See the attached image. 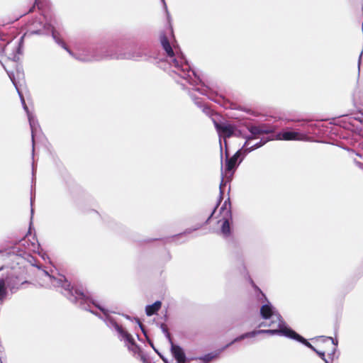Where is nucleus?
<instances>
[{
  "mask_svg": "<svg viewBox=\"0 0 363 363\" xmlns=\"http://www.w3.org/2000/svg\"><path fill=\"white\" fill-rule=\"evenodd\" d=\"M42 277L45 282V286H54L63 288L67 291L66 295L71 301H76L80 304H86L87 307L84 306V308L89 310L91 313L98 314L97 312L94 311L91 306L92 304L96 308H99L103 313L107 317L108 321L113 324L114 328L118 332L121 340H123L128 350L133 352L134 353L138 352V347L135 345L134 340L130 334L125 331L123 328L119 326L116 323L113 322L112 319L109 318L104 308L97 304L94 300H92L89 296L85 294L82 290L70 289V284L65 279V277L62 274H58L57 277L49 274L47 272H43Z\"/></svg>",
  "mask_w": 363,
  "mask_h": 363,
  "instance_id": "1",
  "label": "nucleus"
},
{
  "mask_svg": "<svg viewBox=\"0 0 363 363\" xmlns=\"http://www.w3.org/2000/svg\"><path fill=\"white\" fill-rule=\"evenodd\" d=\"M260 314L262 318L265 320V322L260 324L259 326H267L272 328V329L262 330L258 331H254L252 333H245L236 337L232 342V343L240 341L247 337H254L259 333H267L272 335H277L280 336H285L286 337L294 339L300 342H302L306 346L315 352L325 363H329V362L325 358V352L318 351L306 339H304L301 335L297 334L295 331L289 328L287 325L281 319V317L279 315V313L276 311V309L270 303L267 302L266 304H264L261 307Z\"/></svg>",
  "mask_w": 363,
  "mask_h": 363,
  "instance_id": "2",
  "label": "nucleus"
},
{
  "mask_svg": "<svg viewBox=\"0 0 363 363\" xmlns=\"http://www.w3.org/2000/svg\"><path fill=\"white\" fill-rule=\"evenodd\" d=\"M161 43L168 55V62L176 68L175 72L181 77L186 79L190 84L195 83L196 80L193 79V77L196 78L195 73L191 70L190 66L183 56L177 52L175 54L166 37L162 38Z\"/></svg>",
  "mask_w": 363,
  "mask_h": 363,
  "instance_id": "3",
  "label": "nucleus"
},
{
  "mask_svg": "<svg viewBox=\"0 0 363 363\" xmlns=\"http://www.w3.org/2000/svg\"><path fill=\"white\" fill-rule=\"evenodd\" d=\"M252 139L250 138L244 145L243 147L238 150L231 158L227 160L225 170L223 172V174L228 179L230 178L233 174L234 169L236 168L238 165V159L240 155L244 152H250L255 148L259 147L263 145L265 142L263 143H256L252 144Z\"/></svg>",
  "mask_w": 363,
  "mask_h": 363,
  "instance_id": "4",
  "label": "nucleus"
},
{
  "mask_svg": "<svg viewBox=\"0 0 363 363\" xmlns=\"http://www.w3.org/2000/svg\"><path fill=\"white\" fill-rule=\"evenodd\" d=\"M231 222L232 215L230 204L225 201L220 208V218H218V223L220 224L221 233L225 237L228 236L230 233Z\"/></svg>",
  "mask_w": 363,
  "mask_h": 363,
  "instance_id": "5",
  "label": "nucleus"
},
{
  "mask_svg": "<svg viewBox=\"0 0 363 363\" xmlns=\"http://www.w3.org/2000/svg\"><path fill=\"white\" fill-rule=\"evenodd\" d=\"M308 136L304 133L293 130L290 128L284 129L276 133L273 138L277 140H296V141H306L308 140Z\"/></svg>",
  "mask_w": 363,
  "mask_h": 363,
  "instance_id": "6",
  "label": "nucleus"
},
{
  "mask_svg": "<svg viewBox=\"0 0 363 363\" xmlns=\"http://www.w3.org/2000/svg\"><path fill=\"white\" fill-rule=\"evenodd\" d=\"M216 127L220 137L224 138H229L233 135L239 136L240 131L236 130L233 125L228 123L216 124Z\"/></svg>",
  "mask_w": 363,
  "mask_h": 363,
  "instance_id": "7",
  "label": "nucleus"
},
{
  "mask_svg": "<svg viewBox=\"0 0 363 363\" xmlns=\"http://www.w3.org/2000/svg\"><path fill=\"white\" fill-rule=\"evenodd\" d=\"M171 351L177 363L186 362V357L181 347L172 343Z\"/></svg>",
  "mask_w": 363,
  "mask_h": 363,
  "instance_id": "8",
  "label": "nucleus"
},
{
  "mask_svg": "<svg viewBox=\"0 0 363 363\" xmlns=\"http://www.w3.org/2000/svg\"><path fill=\"white\" fill-rule=\"evenodd\" d=\"M162 307V302L160 301H155L151 305H148L145 308V313L148 316L155 314Z\"/></svg>",
  "mask_w": 363,
  "mask_h": 363,
  "instance_id": "9",
  "label": "nucleus"
},
{
  "mask_svg": "<svg viewBox=\"0 0 363 363\" xmlns=\"http://www.w3.org/2000/svg\"><path fill=\"white\" fill-rule=\"evenodd\" d=\"M320 340H322L323 342H331V344L333 345V347L331 352L328 353V355L330 357H333L336 351L337 345L338 344L337 340L333 339L330 337H320Z\"/></svg>",
  "mask_w": 363,
  "mask_h": 363,
  "instance_id": "10",
  "label": "nucleus"
},
{
  "mask_svg": "<svg viewBox=\"0 0 363 363\" xmlns=\"http://www.w3.org/2000/svg\"><path fill=\"white\" fill-rule=\"evenodd\" d=\"M6 294V291L4 281L3 279H0V300L5 297Z\"/></svg>",
  "mask_w": 363,
  "mask_h": 363,
  "instance_id": "11",
  "label": "nucleus"
},
{
  "mask_svg": "<svg viewBox=\"0 0 363 363\" xmlns=\"http://www.w3.org/2000/svg\"><path fill=\"white\" fill-rule=\"evenodd\" d=\"M28 121H29L30 125L31 130H32V136L33 138L34 137V131L35 129V121H34L33 116L28 112Z\"/></svg>",
  "mask_w": 363,
  "mask_h": 363,
  "instance_id": "12",
  "label": "nucleus"
},
{
  "mask_svg": "<svg viewBox=\"0 0 363 363\" xmlns=\"http://www.w3.org/2000/svg\"><path fill=\"white\" fill-rule=\"evenodd\" d=\"M217 357L216 354H208L203 357L200 358L201 360H203L205 362H208L211 360Z\"/></svg>",
  "mask_w": 363,
  "mask_h": 363,
  "instance_id": "13",
  "label": "nucleus"
},
{
  "mask_svg": "<svg viewBox=\"0 0 363 363\" xmlns=\"http://www.w3.org/2000/svg\"><path fill=\"white\" fill-rule=\"evenodd\" d=\"M271 130H259L258 128H252V130H251V132L252 134L255 135V134H257V133H259L260 132H266V133H268V132H270Z\"/></svg>",
  "mask_w": 363,
  "mask_h": 363,
  "instance_id": "14",
  "label": "nucleus"
},
{
  "mask_svg": "<svg viewBox=\"0 0 363 363\" xmlns=\"http://www.w3.org/2000/svg\"><path fill=\"white\" fill-rule=\"evenodd\" d=\"M52 36H53V38L56 40V42L57 43H59V44L61 43V42L57 39L56 33H55V31H52Z\"/></svg>",
  "mask_w": 363,
  "mask_h": 363,
  "instance_id": "15",
  "label": "nucleus"
},
{
  "mask_svg": "<svg viewBox=\"0 0 363 363\" xmlns=\"http://www.w3.org/2000/svg\"><path fill=\"white\" fill-rule=\"evenodd\" d=\"M21 101H22V103H23V105L24 109L28 112L27 106H26V104H25V101H24V100H23V99L22 98V96H21Z\"/></svg>",
  "mask_w": 363,
  "mask_h": 363,
  "instance_id": "16",
  "label": "nucleus"
},
{
  "mask_svg": "<svg viewBox=\"0 0 363 363\" xmlns=\"http://www.w3.org/2000/svg\"><path fill=\"white\" fill-rule=\"evenodd\" d=\"M79 59H80V60H84V61H85V60H91V59H90V58H89V57H79Z\"/></svg>",
  "mask_w": 363,
  "mask_h": 363,
  "instance_id": "17",
  "label": "nucleus"
},
{
  "mask_svg": "<svg viewBox=\"0 0 363 363\" xmlns=\"http://www.w3.org/2000/svg\"><path fill=\"white\" fill-rule=\"evenodd\" d=\"M9 77H10V79L12 80L13 83L14 84V85H16V84H15L14 81H13V79H12V77H11V75H9Z\"/></svg>",
  "mask_w": 363,
  "mask_h": 363,
  "instance_id": "18",
  "label": "nucleus"
},
{
  "mask_svg": "<svg viewBox=\"0 0 363 363\" xmlns=\"http://www.w3.org/2000/svg\"><path fill=\"white\" fill-rule=\"evenodd\" d=\"M63 47H64V48H65L68 51V52H69L70 54H72V53H71V52H70V50H68L67 49V48H65L64 45H63Z\"/></svg>",
  "mask_w": 363,
  "mask_h": 363,
  "instance_id": "19",
  "label": "nucleus"
},
{
  "mask_svg": "<svg viewBox=\"0 0 363 363\" xmlns=\"http://www.w3.org/2000/svg\"><path fill=\"white\" fill-rule=\"evenodd\" d=\"M162 2L164 3V4L165 5L164 0H162Z\"/></svg>",
  "mask_w": 363,
  "mask_h": 363,
  "instance_id": "20",
  "label": "nucleus"
}]
</instances>
